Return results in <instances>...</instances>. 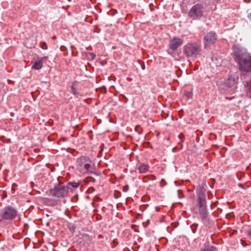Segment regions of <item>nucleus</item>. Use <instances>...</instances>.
<instances>
[{
	"instance_id": "obj_1",
	"label": "nucleus",
	"mask_w": 251,
	"mask_h": 251,
	"mask_svg": "<svg viewBox=\"0 0 251 251\" xmlns=\"http://www.w3.org/2000/svg\"><path fill=\"white\" fill-rule=\"evenodd\" d=\"M86 158L82 157L77 160V169L82 173H91L94 171V167L90 164Z\"/></svg>"
},
{
	"instance_id": "obj_2",
	"label": "nucleus",
	"mask_w": 251,
	"mask_h": 251,
	"mask_svg": "<svg viewBox=\"0 0 251 251\" xmlns=\"http://www.w3.org/2000/svg\"><path fill=\"white\" fill-rule=\"evenodd\" d=\"M239 69L245 72L251 71V55L249 53H245L242 56L238 61Z\"/></svg>"
},
{
	"instance_id": "obj_3",
	"label": "nucleus",
	"mask_w": 251,
	"mask_h": 251,
	"mask_svg": "<svg viewBox=\"0 0 251 251\" xmlns=\"http://www.w3.org/2000/svg\"><path fill=\"white\" fill-rule=\"evenodd\" d=\"M200 52V46L196 43L188 44L183 48V52L187 57L196 56Z\"/></svg>"
},
{
	"instance_id": "obj_4",
	"label": "nucleus",
	"mask_w": 251,
	"mask_h": 251,
	"mask_svg": "<svg viewBox=\"0 0 251 251\" xmlns=\"http://www.w3.org/2000/svg\"><path fill=\"white\" fill-rule=\"evenodd\" d=\"M199 214L202 219L206 218L207 211L206 207L205 196L203 193L198 195Z\"/></svg>"
},
{
	"instance_id": "obj_5",
	"label": "nucleus",
	"mask_w": 251,
	"mask_h": 251,
	"mask_svg": "<svg viewBox=\"0 0 251 251\" xmlns=\"http://www.w3.org/2000/svg\"><path fill=\"white\" fill-rule=\"evenodd\" d=\"M68 192V187H66L63 183H61L56 186L53 190H51L50 193L52 196L60 198L66 196Z\"/></svg>"
},
{
	"instance_id": "obj_6",
	"label": "nucleus",
	"mask_w": 251,
	"mask_h": 251,
	"mask_svg": "<svg viewBox=\"0 0 251 251\" xmlns=\"http://www.w3.org/2000/svg\"><path fill=\"white\" fill-rule=\"evenodd\" d=\"M17 211L12 207L6 206L0 212V217L4 220H12L15 218Z\"/></svg>"
},
{
	"instance_id": "obj_7",
	"label": "nucleus",
	"mask_w": 251,
	"mask_h": 251,
	"mask_svg": "<svg viewBox=\"0 0 251 251\" xmlns=\"http://www.w3.org/2000/svg\"><path fill=\"white\" fill-rule=\"evenodd\" d=\"M203 7L201 4L193 6L188 13V16L193 19H196L202 16Z\"/></svg>"
},
{
	"instance_id": "obj_8",
	"label": "nucleus",
	"mask_w": 251,
	"mask_h": 251,
	"mask_svg": "<svg viewBox=\"0 0 251 251\" xmlns=\"http://www.w3.org/2000/svg\"><path fill=\"white\" fill-rule=\"evenodd\" d=\"M216 34L213 32L208 33L204 38V47L208 48L210 46L213 44L216 40Z\"/></svg>"
},
{
	"instance_id": "obj_9",
	"label": "nucleus",
	"mask_w": 251,
	"mask_h": 251,
	"mask_svg": "<svg viewBox=\"0 0 251 251\" xmlns=\"http://www.w3.org/2000/svg\"><path fill=\"white\" fill-rule=\"evenodd\" d=\"M183 43V41L178 37H174L169 42V47L173 50H176Z\"/></svg>"
},
{
	"instance_id": "obj_10",
	"label": "nucleus",
	"mask_w": 251,
	"mask_h": 251,
	"mask_svg": "<svg viewBox=\"0 0 251 251\" xmlns=\"http://www.w3.org/2000/svg\"><path fill=\"white\" fill-rule=\"evenodd\" d=\"M238 78L235 75H230L225 81V84L229 88L234 89L237 84Z\"/></svg>"
},
{
	"instance_id": "obj_11",
	"label": "nucleus",
	"mask_w": 251,
	"mask_h": 251,
	"mask_svg": "<svg viewBox=\"0 0 251 251\" xmlns=\"http://www.w3.org/2000/svg\"><path fill=\"white\" fill-rule=\"evenodd\" d=\"M47 58V56L38 58L34 63H33L32 69L35 70H39L41 69L43 66V61Z\"/></svg>"
},
{
	"instance_id": "obj_12",
	"label": "nucleus",
	"mask_w": 251,
	"mask_h": 251,
	"mask_svg": "<svg viewBox=\"0 0 251 251\" xmlns=\"http://www.w3.org/2000/svg\"><path fill=\"white\" fill-rule=\"evenodd\" d=\"M233 53L235 56V59L237 60V61L241 59L243 55L245 54H243L241 51L236 46L233 47Z\"/></svg>"
},
{
	"instance_id": "obj_13",
	"label": "nucleus",
	"mask_w": 251,
	"mask_h": 251,
	"mask_svg": "<svg viewBox=\"0 0 251 251\" xmlns=\"http://www.w3.org/2000/svg\"><path fill=\"white\" fill-rule=\"evenodd\" d=\"M149 167L146 164H141L139 167V171L140 173H146L149 170Z\"/></svg>"
},
{
	"instance_id": "obj_14",
	"label": "nucleus",
	"mask_w": 251,
	"mask_h": 251,
	"mask_svg": "<svg viewBox=\"0 0 251 251\" xmlns=\"http://www.w3.org/2000/svg\"><path fill=\"white\" fill-rule=\"evenodd\" d=\"M79 185V183H78V182H72L68 183L67 185H66V187H68V189H69L70 188L71 186L72 187H74V188H77Z\"/></svg>"
},
{
	"instance_id": "obj_15",
	"label": "nucleus",
	"mask_w": 251,
	"mask_h": 251,
	"mask_svg": "<svg viewBox=\"0 0 251 251\" xmlns=\"http://www.w3.org/2000/svg\"><path fill=\"white\" fill-rule=\"evenodd\" d=\"M202 251H216V248L214 246H208L203 249Z\"/></svg>"
},
{
	"instance_id": "obj_16",
	"label": "nucleus",
	"mask_w": 251,
	"mask_h": 251,
	"mask_svg": "<svg viewBox=\"0 0 251 251\" xmlns=\"http://www.w3.org/2000/svg\"><path fill=\"white\" fill-rule=\"evenodd\" d=\"M185 95L188 98H191L192 96V93L190 92H186L185 93Z\"/></svg>"
},
{
	"instance_id": "obj_17",
	"label": "nucleus",
	"mask_w": 251,
	"mask_h": 251,
	"mask_svg": "<svg viewBox=\"0 0 251 251\" xmlns=\"http://www.w3.org/2000/svg\"><path fill=\"white\" fill-rule=\"evenodd\" d=\"M128 189V187L127 185H126V186H125L123 188V190L125 191V192H126Z\"/></svg>"
},
{
	"instance_id": "obj_18",
	"label": "nucleus",
	"mask_w": 251,
	"mask_h": 251,
	"mask_svg": "<svg viewBox=\"0 0 251 251\" xmlns=\"http://www.w3.org/2000/svg\"><path fill=\"white\" fill-rule=\"evenodd\" d=\"M90 55L91 56V57L92 58H94L95 57V55L94 54H93V53H90Z\"/></svg>"
},
{
	"instance_id": "obj_19",
	"label": "nucleus",
	"mask_w": 251,
	"mask_h": 251,
	"mask_svg": "<svg viewBox=\"0 0 251 251\" xmlns=\"http://www.w3.org/2000/svg\"><path fill=\"white\" fill-rule=\"evenodd\" d=\"M45 47H44L43 46L42 47V48L44 50H46L47 49V45L46 44H45Z\"/></svg>"
},
{
	"instance_id": "obj_20",
	"label": "nucleus",
	"mask_w": 251,
	"mask_h": 251,
	"mask_svg": "<svg viewBox=\"0 0 251 251\" xmlns=\"http://www.w3.org/2000/svg\"><path fill=\"white\" fill-rule=\"evenodd\" d=\"M248 17L250 19V20L251 21V13L250 14V15L248 16Z\"/></svg>"
},
{
	"instance_id": "obj_21",
	"label": "nucleus",
	"mask_w": 251,
	"mask_h": 251,
	"mask_svg": "<svg viewBox=\"0 0 251 251\" xmlns=\"http://www.w3.org/2000/svg\"><path fill=\"white\" fill-rule=\"evenodd\" d=\"M250 90L251 91V86L250 87Z\"/></svg>"
},
{
	"instance_id": "obj_22",
	"label": "nucleus",
	"mask_w": 251,
	"mask_h": 251,
	"mask_svg": "<svg viewBox=\"0 0 251 251\" xmlns=\"http://www.w3.org/2000/svg\"><path fill=\"white\" fill-rule=\"evenodd\" d=\"M182 135V134H179V136L181 137V136Z\"/></svg>"
}]
</instances>
